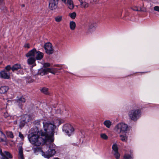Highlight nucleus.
Instances as JSON below:
<instances>
[{
	"instance_id": "obj_23",
	"label": "nucleus",
	"mask_w": 159,
	"mask_h": 159,
	"mask_svg": "<svg viewBox=\"0 0 159 159\" xmlns=\"http://www.w3.org/2000/svg\"><path fill=\"white\" fill-rule=\"evenodd\" d=\"M6 137L5 135L1 131H0V141L3 142Z\"/></svg>"
},
{
	"instance_id": "obj_13",
	"label": "nucleus",
	"mask_w": 159,
	"mask_h": 159,
	"mask_svg": "<svg viewBox=\"0 0 159 159\" xmlns=\"http://www.w3.org/2000/svg\"><path fill=\"white\" fill-rule=\"evenodd\" d=\"M112 148L113 151L114 155L116 159H119L120 157V154L118 152V147L116 144H114L112 146Z\"/></svg>"
},
{
	"instance_id": "obj_14",
	"label": "nucleus",
	"mask_w": 159,
	"mask_h": 159,
	"mask_svg": "<svg viewBox=\"0 0 159 159\" xmlns=\"http://www.w3.org/2000/svg\"><path fill=\"white\" fill-rule=\"evenodd\" d=\"M1 77L5 79H8L10 77V73L9 72H7L5 70H4L0 72Z\"/></svg>"
},
{
	"instance_id": "obj_19",
	"label": "nucleus",
	"mask_w": 159,
	"mask_h": 159,
	"mask_svg": "<svg viewBox=\"0 0 159 159\" xmlns=\"http://www.w3.org/2000/svg\"><path fill=\"white\" fill-rule=\"evenodd\" d=\"M9 88L7 86H3L0 88V93L4 94L8 90Z\"/></svg>"
},
{
	"instance_id": "obj_42",
	"label": "nucleus",
	"mask_w": 159,
	"mask_h": 159,
	"mask_svg": "<svg viewBox=\"0 0 159 159\" xmlns=\"http://www.w3.org/2000/svg\"><path fill=\"white\" fill-rule=\"evenodd\" d=\"M14 124L15 125H16L17 124V120H15L14 121Z\"/></svg>"
},
{
	"instance_id": "obj_44",
	"label": "nucleus",
	"mask_w": 159,
	"mask_h": 159,
	"mask_svg": "<svg viewBox=\"0 0 159 159\" xmlns=\"http://www.w3.org/2000/svg\"><path fill=\"white\" fill-rule=\"evenodd\" d=\"M25 5L24 4H22L21 5L22 7H25Z\"/></svg>"
},
{
	"instance_id": "obj_10",
	"label": "nucleus",
	"mask_w": 159,
	"mask_h": 159,
	"mask_svg": "<svg viewBox=\"0 0 159 159\" xmlns=\"http://www.w3.org/2000/svg\"><path fill=\"white\" fill-rule=\"evenodd\" d=\"M25 99L23 97H17L16 99L15 103L18 106L19 108L22 109L23 107V104L25 103Z\"/></svg>"
},
{
	"instance_id": "obj_6",
	"label": "nucleus",
	"mask_w": 159,
	"mask_h": 159,
	"mask_svg": "<svg viewBox=\"0 0 159 159\" xmlns=\"http://www.w3.org/2000/svg\"><path fill=\"white\" fill-rule=\"evenodd\" d=\"M57 70L55 68H45L39 69L38 71V74L43 76L48 73V72L55 74L57 72Z\"/></svg>"
},
{
	"instance_id": "obj_34",
	"label": "nucleus",
	"mask_w": 159,
	"mask_h": 159,
	"mask_svg": "<svg viewBox=\"0 0 159 159\" xmlns=\"http://www.w3.org/2000/svg\"><path fill=\"white\" fill-rule=\"evenodd\" d=\"M19 136L21 139H23L24 138V136L23 134H21L20 132L19 133Z\"/></svg>"
},
{
	"instance_id": "obj_2",
	"label": "nucleus",
	"mask_w": 159,
	"mask_h": 159,
	"mask_svg": "<svg viewBox=\"0 0 159 159\" xmlns=\"http://www.w3.org/2000/svg\"><path fill=\"white\" fill-rule=\"evenodd\" d=\"M53 141H46L45 143L47 147L49 148V149L45 152H43L42 149L39 147H36L34 148V152L36 155H38L39 152L41 153L42 156L45 158H49L54 156L56 153V150L57 148L53 143Z\"/></svg>"
},
{
	"instance_id": "obj_41",
	"label": "nucleus",
	"mask_w": 159,
	"mask_h": 159,
	"mask_svg": "<svg viewBox=\"0 0 159 159\" xmlns=\"http://www.w3.org/2000/svg\"><path fill=\"white\" fill-rule=\"evenodd\" d=\"M63 2H64V3L65 4H66V0H61Z\"/></svg>"
},
{
	"instance_id": "obj_37",
	"label": "nucleus",
	"mask_w": 159,
	"mask_h": 159,
	"mask_svg": "<svg viewBox=\"0 0 159 159\" xmlns=\"http://www.w3.org/2000/svg\"><path fill=\"white\" fill-rule=\"evenodd\" d=\"M29 78H30L28 79V80H27V79L26 80L27 82H28V83H30L33 81L32 78H31L30 77H29Z\"/></svg>"
},
{
	"instance_id": "obj_1",
	"label": "nucleus",
	"mask_w": 159,
	"mask_h": 159,
	"mask_svg": "<svg viewBox=\"0 0 159 159\" xmlns=\"http://www.w3.org/2000/svg\"><path fill=\"white\" fill-rule=\"evenodd\" d=\"M63 122V120L58 118L51 121H43V129L39 132H32L28 135L29 141L32 144L36 146L45 144L46 141H53L54 129L57 126H58Z\"/></svg>"
},
{
	"instance_id": "obj_39",
	"label": "nucleus",
	"mask_w": 159,
	"mask_h": 159,
	"mask_svg": "<svg viewBox=\"0 0 159 159\" xmlns=\"http://www.w3.org/2000/svg\"><path fill=\"white\" fill-rule=\"evenodd\" d=\"M8 116H9V115L8 114V113L7 112L5 113L4 115V117L5 118H7V117H8Z\"/></svg>"
},
{
	"instance_id": "obj_27",
	"label": "nucleus",
	"mask_w": 159,
	"mask_h": 159,
	"mask_svg": "<svg viewBox=\"0 0 159 159\" xmlns=\"http://www.w3.org/2000/svg\"><path fill=\"white\" fill-rule=\"evenodd\" d=\"M69 16L72 19H74L75 18L76 16V14L75 12H73L71 13H69Z\"/></svg>"
},
{
	"instance_id": "obj_3",
	"label": "nucleus",
	"mask_w": 159,
	"mask_h": 159,
	"mask_svg": "<svg viewBox=\"0 0 159 159\" xmlns=\"http://www.w3.org/2000/svg\"><path fill=\"white\" fill-rule=\"evenodd\" d=\"M129 119L134 121H137L141 115V109L138 107H134L130 110L128 114Z\"/></svg>"
},
{
	"instance_id": "obj_25",
	"label": "nucleus",
	"mask_w": 159,
	"mask_h": 159,
	"mask_svg": "<svg viewBox=\"0 0 159 159\" xmlns=\"http://www.w3.org/2000/svg\"><path fill=\"white\" fill-rule=\"evenodd\" d=\"M124 159H133L132 155L131 154H125L124 156Z\"/></svg>"
},
{
	"instance_id": "obj_33",
	"label": "nucleus",
	"mask_w": 159,
	"mask_h": 159,
	"mask_svg": "<svg viewBox=\"0 0 159 159\" xmlns=\"http://www.w3.org/2000/svg\"><path fill=\"white\" fill-rule=\"evenodd\" d=\"M40 123V120H37L34 121V124L36 125H39Z\"/></svg>"
},
{
	"instance_id": "obj_43",
	"label": "nucleus",
	"mask_w": 159,
	"mask_h": 159,
	"mask_svg": "<svg viewBox=\"0 0 159 159\" xmlns=\"http://www.w3.org/2000/svg\"><path fill=\"white\" fill-rule=\"evenodd\" d=\"M79 1L80 2V4L83 2L82 0H79Z\"/></svg>"
},
{
	"instance_id": "obj_29",
	"label": "nucleus",
	"mask_w": 159,
	"mask_h": 159,
	"mask_svg": "<svg viewBox=\"0 0 159 159\" xmlns=\"http://www.w3.org/2000/svg\"><path fill=\"white\" fill-rule=\"evenodd\" d=\"M48 89L46 88H43L41 89V91L44 93L48 94Z\"/></svg>"
},
{
	"instance_id": "obj_9",
	"label": "nucleus",
	"mask_w": 159,
	"mask_h": 159,
	"mask_svg": "<svg viewBox=\"0 0 159 159\" xmlns=\"http://www.w3.org/2000/svg\"><path fill=\"white\" fill-rule=\"evenodd\" d=\"M43 48L45 49L46 53L48 55L52 54L54 52V49L52 47V44L49 42L45 43Z\"/></svg>"
},
{
	"instance_id": "obj_30",
	"label": "nucleus",
	"mask_w": 159,
	"mask_h": 159,
	"mask_svg": "<svg viewBox=\"0 0 159 159\" xmlns=\"http://www.w3.org/2000/svg\"><path fill=\"white\" fill-rule=\"evenodd\" d=\"M100 137L102 139L104 140H107L108 139V136L104 133H102L100 134Z\"/></svg>"
},
{
	"instance_id": "obj_16",
	"label": "nucleus",
	"mask_w": 159,
	"mask_h": 159,
	"mask_svg": "<svg viewBox=\"0 0 159 159\" xmlns=\"http://www.w3.org/2000/svg\"><path fill=\"white\" fill-rule=\"evenodd\" d=\"M19 159H24L23 149L21 146L19 147Z\"/></svg>"
},
{
	"instance_id": "obj_8",
	"label": "nucleus",
	"mask_w": 159,
	"mask_h": 159,
	"mask_svg": "<svg viewBox=\"0 0 159 159\" xmlns=\"http://www.w3.org/2000/svg\"><path fill=\"white\" fill-rule=\"evenodd\" d=\"M30 116L28 114H25L21 116L20 123V127L21 128L24 126L25 123L29 121L31 119Z\"/></svg>"
},
{
	"instance_id": "obj_38",
	"label": "nucleus",
	"mask_w": 159,
	"mask_h": 159,
	"mask_svg": "<svg viewBox=\"0 0 159 159\" xmlns=\"http://www.w3.org/2000/svg\"><path fill=\"white\" fill-rule=\"evenodd\" d=\"M44 66L45 67H48L50 66V64L48 63H46L44 64Z\"/></svg>"
},
{
	"instance_id": "obj_11",
	"label": "nucleus",
	"mask_w": 159,
	"mask_h": 159,
	"mask_svg": "<svg viewBox=\"0 0 159 159\" xmlns=\"http://www.w3.org/2000/svg\"><path fill=\"white\" fill-rule=\"evenodd\" d=\"M97 27V24L95 22H91L88 25V33H91L94 31Z\"/></svg>"
},
{
	"instance_id": "obj_36",
	"label": "nucleus",
	"mask_w": 159,
	"mask_h": 159,
	"mask_svg": "<svg viewBox=\"0 0 159 159\" xmlns=\"http://www.w3.org/2000/svg\"><path fill=\"white\" fill-rule=\"evenodd\" d=\"M30 45L28 43H26L24 45V47L25 48H30Z\"/></svg>"
},
{
	"instance_id": "obj_20",
	"label": "nucleus",
	"mask_w": 159,
	"mask_h": 159,
	"mask_svg": "<svg viewBox=\"0 0 159 159\" xmlns=\"http://www.w3.org/2000/svg\"><path fill=\"white\" fill-rule=\"evenodd\" d=\"M103 124L108 128H110L112 125V122L110 120H106L104 121Z\"/></svg>"
},
{
	"instance_id": "obj_32",
	"label": "nucleus",
	"mask_w": 159,
	"mask_h": 159,
	"mask_svg": "<svg viewBox=\"0 0 159 159\" xmlns=\"http://www.w3.org/2000/svg\"><path fill=\"white\" fill-rule=\"evenodd\" d=\"M11 70V67L10 65H8L5 67V70L7 72H9V71Z\"/></svg>"
},
{
	"instance_id": "obj_17",
	"label": "nucleus",
	"mask_w": 159,
	"mask_h": 159,
	"mask_svg": "<svg viewBox=\"0 0 159 159\" xmlns=\"http://www.w3.org/2000/svg\"><path fill=\"white\" fill-rule=\"evenodd\" d=\"M19 69H20V70H22V69L21 68L20 65L18 64H16L14 65L11 67V70L13 71L17 70Z\"/></svg>"
},
{
	"instance_id": "obj_35",
	"label": "nucleus",
	"mask_w": 159,
	"mask_h": 159,
	"mask_svg": "<svg viewBox=\"0 0 159 159\" xmlns=\"http://www.w3.org/2000/svg\"><path fill=\"white\" fill-rule=\"evenodd\" d=\"M154 11L159 12V6H156L154 7Z\"/></svg>"
},
{
	"instance_id": "obj_12",
	"label": "nucleus",
	"mask_w": 159,
	"mask_h": 159,
	"mask_svg": "<svg viewBox=\"0 0 159 159\" xmlns=\"http://www.w3.org/2000/svg\"><path fill=\"white\" fill-rule=\"evenodd\" d=\"M49 8L53 10L56 9L57 7L58 0H49Z\"/></svg>"
},
{
	"instance_id": "obj_7",
	"label": "nucleus",
	"mask_w": 159,
	"mask_h": 159,
	"mask_svg": "<svg viewBox=\"0 0 159 159\" xmlns=\"http://www.w3.org/2000/svg\"><path fill=\"white\" fill-rule=\"evenodd\" d=\"M62 130L67 135L70 136L73 134L74 129L70 124H66L63 127Z\"/></svg>"
},
{
	"instance_id": "obj_5",
	"label": "nucleus",
	"mask_w": 159,
	"mask_h": 159,
	"mask_svg": "<svg viewBox=\"0 0 159 159\" xmlns=\"http://www.w3.org/2000/svg\"><path fill=\"white\" fill-rule=\"evenodd\" d=\"M26 56V57L31 56L34 57L36 60H40L43 57V53L41 52L37 51L35 48H34L27 53Z\"/></svg>"
},
{
	"instance_id": "obj_24",
	"label": "nucleus",
	"mask_w": 159,
	"mask_h": 159,
	"mask_svg": "<svg viewBox=\"0 0 159 159\" xmlns=\"http://www.w3.org/2000/svg\"><path fill=\"white\" fill-rule=\"evenodd\" d=\"M80 5L81 8H86L89 7V4L85 2H83L80 4Z\"/></svg>"
},
{
	"instance_id": "obj_18",
	"label": "nucleus",
	"mask_w": 159,
	"mask_h": 159,
	"mask_svg": "<svg viewBox=\"0 0 159 159\" xmlns=\"http://www.w3.org/2000/svg\"><path fill=\"white\" fill-rule=\"evenodd\" d=\"M66 4H67L68 8L70 10L73 9L74 8V5L72 0H67Z\"/></svg>"
},
{
	"instance_id": "obj_15",
	"label": "nucleus",
	"mask_w": 159,
	"mask_h": 159,
	"mask_svg": "<svg viewBox=\"0 0 159 159\" xmlns=\"http://www.w3.org/2000/svg\"><path fill=\"white\" fill-rule=\"evenodd\" d=\"M28 57H29L27 60V63L28 64L32 65L35 63L36 59L34 57L31 56Z\"/></svg>"
},
{
	"instance_id": "obj_22",
	"label": "nucleus",
	"mask_w": 159,
	"mask_h": 159,
	"mask_svg": "<svg viewBox=\"0 0 159 159\" xmlns=\"http://www.w3.org/2000/svg\"><path fill=\"white\" fill-rule=\"evenodd\" d=\"M120 140L123 142H126L127 140L128 137L125 134L124 135L121 134L120 135Z\"/></svg>"
},
{
	"instance_id": "obj_26",
	"label": "nucleus",
	"mask_w": 159,
	"mask_h": 159,
	"mask_svg": "<svg viewBox=\"0 0 159 159\" xmlns=\"http://www.w3.org/2000/svg\"><path fill=\"white\" fill-rule=\"evenodd\" d=\"M6 134L8 137L11 138H13L14 137L13 133L11 131H7Z\"/></svg>"
},
{
	"instance_id": "obj_40",
	"label": "nucleus",
	"mask_w": 159,
	"mask_h": 159,
	"mask_svg": "<svg viewBox=\"0 0 159 159\" xmlns=\"http://www.w3.org/2000/svg\"><path fill=\"white\" fill-rule=\"evenodd\" d=\"M11 118L15 119H16L18 118L17 116H11Z\"/></svg>"
},
{
	"instance_id": "obj_21",
	"label": "nucleus",
	"mask_w": 159,
	"mask_h": 159,
	"mask_svg": "<svg viewBox=\"0 0 159 159\" xmlns=\"http://www.w3.org/2000/svg\"><path fill=\"white\" fill-rule=\"evenodd\" d=\"M70 27L71 30H74L76 27V24L74 21H71L70 22Z\"/></svg>"
},
{
	"instance_id": "obj_28",
	"label": "nucleus",
	"mask_w": 159,
	"mask_h": 159,
	"mask_svg": "<svg viewBox=\"0 0 159 159\" xmlns=\"http://www.w3.org/2000/svg\"><path fill=\"white\" fill-rule=\"evenodd\" d=\"M62 19V16H57L55 18V21L57 22H60L61 21Z\"/></svg>"
},
{
	"instance_id": "obj_31",
	"label": "nucleus",
	"mask_w": 159,
	"mask_h": 159,
	"mask_svg": "<svg viewBox=\"0 0 159 159\" xmlns=\"http://www.w3.org/2000/svg\"><path fill=\"white\" fill-rule=\"evenodd\" d=\"M132 9L133 10L136 11H139L141 10L140 8H138L137 7H133Z\"/></svg>"
},
{
	"instance_id": "obj_4",
	"label": "nucleus",
	"mask_w": 159,
	"mask_h": 159,
	"mask_svg": "<svg viewBox=\"0 0 159 159\" xmlns=\"http://www.w3.org/2000/svg\"><path fill=\"white\" fill-rule=\"evenodd\" d=\"M114 130L117 133L125 134L129 130L128 125L124 122H120L116 125Z\"/></svg>"
}]
</instances>
